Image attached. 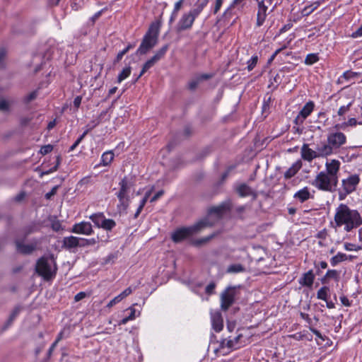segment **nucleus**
Instances as JSON below:
<instances>
[{
    "mask_svg": "<svg viewBox=\"0 0 362 362\" xmlns=\"http://www.w3.org/2000/svg\"><path fill=\"white\" fill-rule=\"evenodd\" d=\"M334 222L337 227L344 226L346 231H350L362 224V218L356 210L341 204L337 209Z\"/></svg>",
    "mask_w": 362,
    "mask_h": 362,
    "instance_id": "1",
    "label": "nucleus"
},
{
    "mask_svg": "<svg viewBox=\"0 0 362 362\" xmlns=\"http://www.w3.org/2000/svg\"><path fill=\"white\" fill-rule=\"evenodd\" d=\"M211 225L212 223H209V221L206 219L200 221L192 226L178 228L172 233V240L175 243H180Z\"/></svg>",
    "mask_w": 362,
    "mask_h": 362,
    "instance_id": "2",
    "label": "nucleus"
},
{
    "mask_svg": "<svg viewBox=\"0 0 362 362\" xmlns=\"http://www.w3.org/2000/svg\"><path fill=\"white\" fill-rule=\"evenodd\" d=\"M160 25L158 23H152L145 35L142 42L138 49V52L144 54L152 49L158 42Z\"/></svg>",
    "mask_w": 362,
    "mask_h": 362,
    "instance_id": "3",
    "label": "nucleus"
},
{
    "mask_svg": "<svg viewBox=\"0 0 362 362\" xmlns=\"http://www.w3.org/2000/svg\"><path fill=\"white\" fill-rule=\"evenodd\" d=\"M56 264L52 257L40 258L36 265V271L45 279H51L56 273Z\"/></svg>",
    "mask_w": 362,
    "mask_h": 362,
    "instance_id": "4",
    "label": "nucleus"
},
{
    "mask_svg": "<svg viewBox=\"0 0 362 362\" xmlns=\"http://www.w3.org/2000/svg\"><path fill=\"white\" fill-rule=\"evenodd\" d=\"M206 5V3H202L197 6L196 8L192 9L188 13H185L180 20L179 21L176 30L177 32H182L183 30L189 29L199 14L202 11L203 8Z\"/></svg>",
    "mask_w": 362,
    "mask_h": 362,
    "instance_id": "5",
    "label": "nucleus"
},
{
    "mask_svg": "<svg viewBox=\"0 0 362 362\" xmlns=\"http://www.w3.org/2000/svg\"><path fill=\"white\" fill-rule=\"evenodd\" d=\"M281 0H262L258 3L257 25L260 26L266 19L267 12H272Z\"/></svg>",
    "mask_w": 362,
    "mask_h": 362,
    "instance_id": "6",
    "label": "nucleus"
},
{
    "mask_svg": "<svg viewBox=\"0 0 362 362\" xmlns=\"http://www.w3.org/2000/svg\"><path fill=\"white\" fill-rule=\"evenodd\" d=\"M338 182L331 177L325 172H320L312 182L313 185L321 190L332 191Z\"/></svg>",
    "mask_w": 362,
    "mask_h": 362,
    "instance_id": "7",
    "label": "nucleus"
},
{
    "mask_svg": "<svg viewBox=\"0 0 362 362\" xmlns=\"http://www.w3.org/2000/svg\"><path fill=\"white\" fill-rule=\"evenodd\" d=\"M120 189L117 196L119 201L120 206L125 210L129 204V199L127 196L128 192L132 187V182L128 181L127 177H124L119 182Z\"/></svg>",
    "mask_w": 362,
    "mask_h": 362,
    "instance_id": "8",
    "label": "nucleus"
},
{
    "mask_svg": "<svg viewBox=\"0 0 362 362\" xmlns=\"http://www.w3.org/2000/svg\"><path fill=\"white\" fill-rule=\"evenodd\" d=\"M236 291L235 288H226L221 295V308L223 310H227L234 303Z\"/></svg>",
    "mask_w": 362,
    "mask_h": 362,
    "instance_id": "9",
    "label": "nucleus"
},
{
    "mask_svg": "<svg viewBox=\"0 0 362 362\" xmlns=\"http://www.w3.org/2000/svg\"><path fill=\"white\" fill-rule=\"evenodd\" d=\"M327 141L330 144L333 149H337L346 143V137L342 132L330 133L327 136Z\"/></svg>",
    "mask_w": 362,
    "mask_h": 362,
    "instance_id": "10",
    "label": "nucleus"
},
{
    "mask_svg": "<svg viewBox=\"0 0 362 362\" xmlns=\"http://www.w3.org/2000/svg\"><path fill=\"white\" fill-rule=\"evenodd\" d=\"M39 245V242L37 240H35L29 244H25L23 242L17 240L16 241V250L22 254H30L33 252Z\"/></svg>",
    "mask_w": 362,
    "mask_h": 362,
    "instance_id": "11",
    "label": "nucleus"
},
{
    "mask_svg": "<svg viewBox=\"0 0 362 362\" xmlns=\"http://www.w3.org/2000/svg\"><path fill=\"white\" fill-rule=\"evenodd\" d=\"M326 171L331 177L338 182V173L340 168V162L337 160L333 159L330 162H327L325 164Z\"/></svg>",
    "mask_w": 362,
    "mask_h": 362,
    "instance_id": "12",
    "label": "nucleus"
},
{
    "mask_svg": "<svg viewBox=\"0 0 362 362\" xmlns=\"http://www.w3.org/2000/svg\"><path fill=\"white\" fill-rule=\"evenodd\" d=\"M71 232L88 235L93 233L92 226L90 223L85 221L76 223L73 226Z\"/></svg>",
    "mask_w": 362,
    "mask_h": 362,
    "instance_id": "13",
    "label": "nucleus"
},
{
    "mask_svg": "<svg viewBox=\"0 0 362 362\" xmlns=\"http://www.w3.org/2000/svg\"><path fill=\"white\" fill-rule=\"evenodd\" d=\"M314 103L311 101L307 103L295 119L297 124H302L304 119L313 112Z\"/></svg>",
    "mask_w": 362,
    "mask_h": 362,
    "instance_id": "14",
    "label": "nucleus"
},
{
    "mask_svg": "<svg viewBox=\"0 0 362 362\" xmlns=\"http://www.w3.org/2000/svg\"><path fill=\"white\" fill-rule=\"evenodd\" d=\"M301 156L308 161H311L314 158H318L317 151L309 148L308 144H303L301 148Z\"/></svg>",
    "mask_w": 362,
    "mask_h": 362,
    "instance_id": "15",
    "label": "nucleus"
},
{
    "mask_svg": "<svg viewBox=\"0 0 362 362\" xmlns=\"http://www.w3.org/2000/svg\"><path fill=\"white\" fill-rule=\"evenodd\" d=\"M316 151L318 158H320L327 157L332 154L334 149L331 146L330 144L327 141V143H323L321 145L317 146Z\"/></svg>",
    "mask_w": 362,
    "mask_h": 362,
    "instance_id": "16",
    "label": "nucleus"
},
{
    "mask_svg": "<svg viewBox=\"0 0 362 362\" xmlns=\"http://www.w3.org/2000/svg\"><path fill=\"white\" fill-rule=\"evenodd\" d=\"M212 326L216 332H220L223 327V320L220 313L216 312L211 315Z\"/></svg>",
    "mask_w": 362,
    "mask_h": 362,
    "instance_id": "17",
    "label": "nucleus"
},
{
    "mask_svg": "<svg viewBox=\"0 0 362 362\" xmlns=\"http://www.w3.org/2000/svg\"><path fill=\"white\" fill-rule=\"evenodd\" d=\"M359 178L357 176H351L344 181V185L347 192H351L354 190L356 185L358 183Z\"/></svg>",
    "mask_w": 362,
    "mask_h": 362,
    "instance_id": "18",
    "label": "nucleus"
},
{
    "mask_svg": "<svg viewBox=\"0 0 362 362\" xmlns=\"http://www.w3.org/2000/svg\"><path fill=\"white\" fill-rule=\"evenodd\" d=\"M237 192L240 197H246L252 195L254 198L256 197L255 192L247 185L242 184L237 188Z\"/></svg>",
    "mask_w": 362,
    "mask_h": 362,
    "instance_id": "19",
    "label": "nucleus"
},
{
    "mask_svg": "<svg viewBox=\"0 0 362 362\" xmlns=\"http://www.w3.org/2000/svg\"><path fill=\"white\" fill-rule=\"evenodd\" d=\"M81 238L75 236H69L64 239V245L68 248H73L77 246H81Z\"/></svg>",
    "mask_w": 362,
    "mask_h": 362,
    "instance_id": "20",
    "label": "nucleus"
},
{
    "mask_svg": "<svg viewBox=\"0 0 362 362\" xmlns=\"http://www.w3.org/2000/svg\"><path fill=\"white\" fill-rule=\"evenodd\" d=\"M13 104L12 100L0 98V111L4 113H9Z\"/></svg>",
    "mask_w": 362,
    "mask_h": 362,
    "instance_id": "21",
    "label": "nucleus"
},
{
    "mask_svg": "<svg viewBox=\"0 0 362 362\" xmlns=\"http://www.w3.org/2000/svg\"><path fill=\"white\" fill-rule=\"evenodd\" d=\"M301 168V163L300 161H297L295 163L292 165L291 168H289L285 173L284 177L286 179H289L292 177H293L298 171Z\"/></svg>",
    "mask_w": 362,
    "mask_h": 362,
    "instance_id": "22",
    "label": "nucleus"
},
{
    "mask_svg": "<svg viewBox=\"0 0 362 362\" xmlns=\"http://www.w3.org/2000/svg\"><path fill=\"white\" fill-rule=\"evenodd\" d=\"M228 209V205L223 204L217 206L212 207L209 209V216H212L216 215L219 217L223 213Z\"/></svg>",
    "mask_w": 362,
    "mask_h": 362,
    "instance_id": "23",
    "label": "nucleus"
},
{
    "mask_svg": "<svg viewBox=\"0 0 362 362\" xmlns=\"http://www.w3.org/2000/svg\"><path fill=\"white\" fill-rule=\"evenodd\" d=\"M314 278L313 272L310 270L305 273L300 279V284L303 286H311L313 284Z\"/></svg>",
    "mask_w": 362,
    "mask_h": 362,
    "instance_id": "24",
    "label": "nucleus"
},
{
    "mask_svg": "<svg viewBox=\"0 0 362 362\" xmlns=\"http://www.w3.org/2000/svg\"><path fill=\"white\" fill-rule=\"evenodd\" d=\"M310 197V193L308 189V187H304L303 189L299 190L294 194V197L296 199H299L301 202H303L308 200Z\"/></svg>",
    "mask_w": 362,
    "mask_h": 362,
    "instance_id": "25",
    "label": "nucleus"
},
{
    "mask_svg": "<svg viewBox=\"0 0 362 362\" xmlns=\"http://www.w3.org/2000/svg\"><path fill=\"white\" fill-rule=\"evenodd\" d=\"M357 124H362V122H358L355 118H350L347 122L336 124L334 128L337 129H346L348 127H354Z\"/></svg>",
    "mask_w": 362,
    "mask_h": 362,
    "instance_id": "26",
    "label": "nucleus"
},
{
    "mask_svg": "<svg viewBox=\"0 0 362 362\" xmlns=\"http://www.w3.org/2000/svg\"><path fill=\"white\" fill-rule=\"evenodd\" d=\"M114 153L112 151H109L105 152L102 155L101 164L104 166L109 165L114 159Z\"/></svg>",
    "mask_w": 362,
    "mask_h": 362,
    "instance_id": "27",
    "label": "nucleus"
},
{
    "mask_svg": "<svg viewBox=\"0 0 362 362\" xmlns=\"http://www.w3.org/2000/svg\"><path fill=\"white\" fill-rule=\"evenodd\" d=\"M153 187H152L151 188V189H149L148 191H147L144 195V197L143 198V199L141 200V203H140V205L134 215L135 217H137L139 214L141 213V210L143 209L144 205L146 204V202H147V199H148V197L151 196V193L153 192Z\"/></svg>",
    "mask_w": 362,
    "mask_h": 362,
    "instance_id": "28",
    "label": "nucleus"
},
{
    "mask_svg": "<svg viewBox=\"0 0 362 362\" xmlns=\"http://www.w3.org/2000/svg\"><path fill=\"white\" fill-rule=\"evenodd\" d=\"M245 271V267L240 264H231L228 267L226 270L228 273H240Z\"/></svg>",
    "mask_w": 362,
    "mask_h": 362,
    "instance_id": "29",
    "label": "nucleus"
},
{
    "mask_svg": "<svg viewBox=\"0 0 362 362\" xmlns=\"http://www.w3.org/2000/svg\"><path fill=\"white\" fill-rule=\"evenodd\" d=\"M168 49V45H165L163 47H161L159 50H158L155 54L152 57L153 59L157 62L159 61L161 58L163 57L165 54L166 53L167 50Z\"/></svg>",
    "mask_w": 362,
    "mask_h": 362,
    "instance_id": "30",
    "label": "nucleus"
},
{
    "mask_svg": "<svg viewBox=\"0 0 362 362\" xmlns=\"http://www.w3.org/2000/svg\"><path fill=\"white\" fill-rule=\"evenodd\" d=\"M348 259V257H346V255L345 254H343V253H338L337 255H336L335 256H334L332 259H331V264L333 265V266H335L337 265V264H339V262H343V261H345Z\"/></svg>",
    "mask_w": 362,
    "mask_h": 362,
    "instance_id": "31",
    "label": "nucleus"
},
{
    "mask_svg": "<svg viewBox=\"0 0 362 362\" xmlns=\"http://www.w3.org/2000/svg\"><path fill=\"white\" fill-rule=\"evenodd\" d=\"M132 69L130 66L125 67L121 71V73L117 76V83H121L125 78H127L131 74Z\"/></svg>",
    "mask_w": 362,
    "mask_h": 362,
    "instance_id": "32",
    "label": "nucleus"
},
{
    "mask_svg": "<svg viewBox=\"0 0 362 362\" xmlns=\"http://www.w3.org/2000/svg\"><path fill=\"white\" fill-rule=\"evenodd\" d=\"M90 219L94 222L95 226L101 227L105 218L102 214H94L90 216Z\"/></svg>",
    "mask_w": 362,
    "mask_h": 362,
    "instance_id": "33",
    "label": "nucleus"
},
{
    "mask_svg": "<svg viewBox=\"0 0 362 362\" xmlns=\"http://www.w3.org/2000/svg\"><path fill=\"white\" fill-rule=\"evenodd\" d=\"M212 237L213 236L211 235L206 238H202L198 240H193L192 244L194 246H201L205 245L211 240Z\"/></svg>",
    "mask_w": 362,
    "mask_h": 362,
    "instance_id": "34",
    "label": "nucleus"
},
{
    "mask_svg": "<svg viewBox=\"0 0 362 362\" xmlns=\"http://www.w3.org/2000/svg\"><path fill=\"white\" fill-rule=\"evenodd\" d=\"M319 60V58L317 54H310L307 55L305 63L308 65L313 64L314 63L317 62Z\"/></svg>",
    "mask_w": 362,
    "mask_h": 362,
    "instance_id": "35",
    "label": "nucleus"
},
{
    "mask_svg": "<svg viewBox=\"0 0 362 362\" xmlns=\"http://www.w3.org/2000/svg\"><path fill=\"white\" fill-rule=\"evenodd\" d=\"M328 291L329 288L326 286L321 288L317 291V298L323 300H327Z\"/></svg>",
    "mask_w": 362,
    "mask_h": 362,
    "instance_id": "36",
    "label": "nucleus"
},
{
    "mask_svg": "<svg viewBox=\"0 0 362 362\" xmlns=\"http://www.w3.org/2000/svg\"><path fill=\"white\" fill-rule=\"evenodd\" d=\"M115 226V223L112 219H104L101 228L106 230H111Z\"/></svg>",
    "mask_w": 362,
    "mask_h": 362,
    "instance_id": "37",
    "label": "nucleus"
},
{
    "mask_svg": "<svg viewBox=\"0 0 362 362\" xmlns=\"http://www.w3.org/2000/svg\"><path fill=\"white\" fill-rule=\"evenodd\" d=\"M20 310H21V309L18 307H16V308H14V310L12 311V313H11V315H10V316L8 317V322H7V325H10L13 322L14 319L19 314Z\"/></svg>",
    "mask_w": 362,
    "mask_h": 362,
    "instance_id": "38",
    "label": "nucleus"
},
{
    "mask_svg": "<svg viewBox=\"0 0 362 362\" xmlns=\"http://www.w3.org/2000/svg\"><path fill=\"white\" fill-rule=\"evenodd\" d=\"M351 105L352 100L349 102L346 105H342L338 110V115L339 116L345 115L349 110Z\"/></svg>",
    "mask_w": 362,
    "mask_h": 362,
    "instance_id": "39",
    "label": "nucleus"
},
{
    "mask_svg": "<svg viewBox=\"0 0 362 362\" xmlns=\"http://www.w3.org/2000/svg\"><path fill=\"white\" fill-rule=\"evenodd\" d=\"M258 61L257 56L252 57L248 62H247V69L248 71H251L254 69V67L256 66Z\"/></svg>",
    "mask_w": 362,
    "mask_h": 362,
    "instance_id": "40",
    "label": "nucleus"
},
{
    "mask_svg": "<svg viewBox=\"0 0 362 362\" xmlns=\"http://www.w3.org/2000/svg\"><path fill=\"white\" fill-rule=\"evenodd\" d=\"M53 149V146L50 144L43 146L40 149V153L42 155H46L48 153L51 152Z\"/></svg>",
    "mask_w": 362,
    "mask_h": 362,
    "instance_id": "41",
    "label": "nucleus"
},
{
    "mask_svg": "<svg viewBox=\"0 0 362 362\" xmlns=\"http://www.w3.org/2000/svg\"><path fill=\"white\" fill-rule=\"evenodd\" d=\"M89 129H87L83 132V134L75 141V143L71 146L70 150L73 151L81 141V140L84 138V136L88 134Z\"/></svg>",
    "mask_w": 362,
    "mask_h": 362,
    "instance_id": "42",
    "label": "nucleus"
},
{
    "mask_svg": "<svg viewBox=\"0 0 362 362\" xmlns=\"http://www.w3.org/2000/svg\"><path fill=\"white\" fill-rule=\"evenodd\" d=\"M201 81L198 79V78L197 77L195 79L191 81L189 84H188V86H189V88L190 90H194L197 86L199 85V83H200Z\"/></svg>",
    "mask_w": 362,
    "mask_h": 362,
    "instance_id": "43",
    "label": "nucleus"
},
{
    "mask_svg": "<svg viewBox=\"0 0 362 362\" xmlns=\"http://www.w3.org/2000/svg\"><path fill=\"white\" fill-rule=\"evenodd\" d=\"M339 273L336 270H328L326 274V277L332 279H337Z\"/></svg>",
    "mask_w": 362,
    "mask_h": 362,
    "instance_id": "44",
    "label": "nucleus"
},
{
    "mask_svg": "<svg viewBox=\"0 0 362 362\" xmlns=\"http://www.w3.org/2000/svg\"><path fill=\"white\" fill-rule=\"evenodd\" d=\"M89 295L87 294L86 292H80L77 293L74 297V300L76 302L80 301L82 299L85 298L86 297L88 296Z\"/></svg>",
    "mask_w": 362,
    "mask_h": 362,
    "instance_id": "45",
    "label": "nucleus"
},
{
    "mask_svg": "<svg viewBox=\"0 0 362 362\" xmlns=\"http://www.w3.org/2000/svg\"><path fill=\"white\" fill-rule=\"evenodd\" d=\"M37 97V92L36 91H33L30 93H29L25 98V101L26 103H30V101L35 100Z\"/></svg>",
    "mask_w": 362,
    "mask_h": 362,
    "instance_id": "46",
    "label": "nucleus"
},
{
    "mask_svg": "<svg viewBox=\"0 0 362 362\" xmlns=\"http://www.w3.org/2000/svg\"><path fill=\"white\" fill-rule=\"evenodd\" d=\"M132 292V290L130 287L126 288L124 291H122L118 296L120 298L121 300L124 298L125 297L128 296L129 294H131Z\"/></svg>",
    "mask_w": 362,
    "mask_h": 362,
    "instance_id": "47",
    "label": "nucleus"
},
{
    "mask_svg": "<svg viewBox=\"0 0 362 362\" xmlns=\"http://www.w3.org/2000/svg\"><path fill=\"white\" fill-rule=\"evenodd\" d=\"M156 61H154L153 59V58L151 57L150 59H148L144 64V69H149L151 67H152L155 64H156Z\"/></svg>",
    "mask_w": 362,
    "mask_h": 362,
    "instance_id": "48",
    "label": "nucleus"
},
{
    "mask_svg": "<svg viewBox=\"0 0 362 362\" xmlns=\"http://www.w3.org/2000/svg\"><path fill=\"white\" fill-rule=\"evenodd\" d=\"M164 194L163 190L158 191L151 199V202H156L158 199H159Z\"/></svg>",
    "mask_w": 362,
    "mask_h": 362,
    "instance_id": "49",
    "label": "nucleus"
},
{
    "mask_svg": "<svg viewBox=\"0 0 362 362\" xmlns=\"http://www.w3.org/2000/svg\"><path fill=\"white\" fill-rule=\"evenodd\" d=\"M215 284L214 283H211L209 284L206 287V292L208 293V294H211L213 293L214 288H215Z\"/></svg>",
    "mask_w": 362,
    "mask_h": 362,
    "instance_id": "50",
    "label": "nucleus"
},
{
    "mask_svg": "<svg viewBox=\"0 0 362 362\" xmlns=\"http://www.w3.org/2000/svg\"><path fill=\"white\" fill-rule=\"evenodd\" d=\"M351 36L353 37H358L362 36V24L354 33H352Z\"/></svg>",
    "mask_w": 362,
    "mask_h": 362,
    "instance_id": "51",
    "label": "nucleus"
},
{
    "mask_svg": "<svg viewBox=\"0 0 362 362\" xmlns=\"http://www.w3.org/2000/svg\"><path fill=\"white\" fill-rule=\"evenodd\" d=\"M121 300H122L120 299V298L117 296L109 302V303L107 304V307H112Z\"/></svg>",
    "mask_w": 362,
    "mask_h": 362,
    "instance_id": "52",
    "label": "nucleus"
},
{
    "mask_svg": "<svg viewBox=\"0 0 362 362\" xmlns=\"http://www.w3.org/2000/svg\"><path fill=\"white\" fill-rule=\"evenodd\" d=\"M57 186L54 187L49 192L45 194L46 198L50 199L53 195H54L57 192Z\"/></svg>",
    "mask_w": 362,
    "mask_h": 362,
    "instance_id": "53",
    "label": "nucleus"
},
{
    "mask_svg": "<svg viewBox=\"0 0 362 362\" xmlns=\"http://www.w3.org/2000/svg\"><path fill=\"white\" fill-rule=\"evenodd\" d=\"M223 3V0H216L214 12L216 13L220 9Z\"/></svg>",
    "mask_w": 362,
    "mask_h": 362,
    "instance_id": "54",
    "label": "nucleus"
},
{
    "mask_svg": "<svg viewBox=\"0 0 362 362\" xmlns=\"http://www.w3.org/2000/svg\"><path fill=\"white\" fill-rule=\"evenodd\" d=\"M81 100H82V97L81 96H77L74 98V105L76 108H78L81 103Z\"/></svg>",
    "mask_w": 362,
    "mask_h": 362,
    "instance_id": "55",
    "label": "nucleus"
},
{
    "mask_svg": "<svg viewBox=\"0 0 362 362\" xmlns=\"http://www.w3.org/2000/svg\"><path fill=\"white\" fill-rule=\"evenodd\" d=\"M287 47V45H284L282 47L276 49L275 52L272 54V56L269 59V62H272L274 57L277 55L278 53H279L282 49H285Z\"/></svg>",
    "mask_w": 362,
    "mask_h": 362,
    "instance_id": "56",
    "label": "nucleus"
},
{
    "mask_svg": "<svg viewBox=\"0 0 362 362\" xmlns=\"http://www.w3.org/2000/svg\"><path fill=\"white\" fill-rule=\"evenodd\" d=\"M83 243H81V246H85L88 245H94L95 243V240L94 239L90 240H82Z\"/></svg>",
    "mask_w": 362,
    "mask_h": 362,
    "instance_id": "57",
    "label": "nucleus"
},
{
    "mask_svg": "<svg viewBox=\"0 0 362 362\" xmlns=\"http://www.w3.org/2000/svg\"><path fill=\"white\" fill-rule=\"evenodd\" d=\"M129 310L131 311V313L129 314V315L128 316V318L130 320H133L135 319L136 317V310L134 308L131 307L129 308Z\"/></svg>",
    "mask_w": 362,
    "mask_h": 362,
    "instance_id": "58",
    "label": "nucleus"
},
{
    "mask_svg": "<svg viewBox=\"0 0 362 362\" xmlns=\"http://www.w3.org/2000/svg\"><path fill=\"white\" fill-rule=\"evenodd\" d=\"M356 73H354V72H351V71H346L344 74L343 76L346 78V79H349V78H351L355 76H356Z\"/></svg>",
    "mask_w": 362,
    "mask_h": 362,
    "instance_id": "59",
    "label": "nucleus"
},
{
    "mask_svg": "<svg viewBox=\"0 0 362 362\" xmlns=\"http://www.w3.org/2000/svg\"><path fill=\"white\" fill-rule=\"evenodd\" d=\"M57 170V166H54L53 168H50L49 170L42 172L40 174V177H42L45 175H48L49 173H52Z\"/></svg>",
    "mask_w": 362,
    "mask_h": 362,
    "instance_id": "60",
    "label": "nucleus"
},
{
    "mask_svg": "<svg viewBox=\"0 0 362 362\" xmlns=\"http://www.w3.org/2000/svg\"><path fill=\"white\" fill-rule=\"evenodd\" d=\"M127 53V49H123L122 51L119 52L116 57V61L119 62L122 59V57Z\"/></svg>",
    "mask_w": 362,
    "mask_h": 362,
    "instance_id": "61",
    "label": "nucleus"
},
{
    "mask_svg": "<svg viewBox=\"0 0 362 362\" xmlns=\"http://www.w3.org/2000/svg\"><path fill=\"white\" fill-rule=\"evenodd\" d=\"M211 77V76L209 74H202V75L197 76L198 79L200 81H202L203 80H207V79L210 78Z\"/></svg>",
    "mask_w": 362,
    "mask_h": 362,
    "instance_id": "62",
    "label": "nucleus"
},
{
    "mask_svg": "<svg viewBox=\"0 0 362 362\" xmlns=\"http://www.w3.org/2000/svg\"><path fill=\"white\" fill-rule=\"evenodd\" d=\"M25 197V193L24 192H21L20 194H18L16 197H15V200L16 202H21V200H23Z\"/></svg>",
    "mask_w": 362,
    "mask_h": 362,
    "instance_id": "63",
    "label": "nucleus"
},
{
    "mask_svg": "<svg viewBox=\"0 0 362 362\" xmlns=\"http://www.w3.org/2000/svg\"><path fill=\"white\" fill-rule=\"evenodd\" d=\"M56 124H57V122H56L55 119L49 122L48 125H47V129L49 130V129L54 128V126L56 125Z\"/></svg>",
    "mask_w": 362,
    "mask_h": 362,
    "instance_id": "64",
    "label": "nucleus"
}]
</instances>
